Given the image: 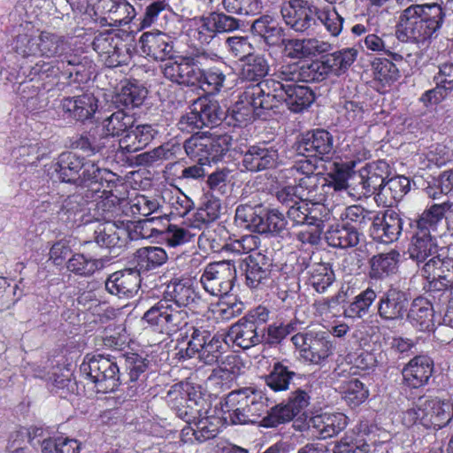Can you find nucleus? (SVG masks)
I'll list each match as a JSON object with an SVG mask.
<instances>
[{
  "label": "nucleus",
  "instance_id": "63",
  "mask_svg": "<svg viewBox=\"0 0 453 453\" xmlns=\"http://www.w3.org/2000/svg\"><path fill=\"white\" fill-rule=\"evenodd\" d=\"M267 415L262 419V426L265 427H275L280 424L292 420L297 413L288 403L279 404L267 411Z\"/></svg>",
  "mask_w": 453,
  "mask_h": 453
},
{
  "label": "nucleus",
  "instance_id": "12",
  "mask_svg": "<svg viewBox=\"0 0 453 453\" xmlns=\"http://www.w3.org/2000/svg\"><path fill=\"white\" fill-rule=\"evenodd\" d=\"M93 49L101 62L109 68L127 64L130 54L121 37L113 31L100 33L93 41Z\"/></svg>",
  "mask_w": 453,
  "mask_h": 453
},
{
  "label": "nucleus",
  "instance_id": "46",
  "mask_svg": "<svg viewBox=\"0 0 453 453\" xmlns=\"http://www.w3.org/2000/svg\"><path fill=\"white\" fill-rule=\"evenodd\" d=\"M357 50L353 48H345L326 55L324 58L331 74L340 76L344 73L354 63Z\"/></svg>",
  "mask_w": 453,
  "mask_h": 453
},
{
  "label": "nucleus",
  "instance_id": "17",
  "mask_svg": "<svg viewBox=\"0 0 453 453\" xmlns=\"http://www.w3.org/2000/svg\"><path fill=\"white\" fill-rule=\"evenodd\" d=\"M297 150L308 157L330 158L334 152V137L326 130L317 129L307 132L297 143Z\"/></svg>",
  "mask_w": 453,
  "mask_h": 453
},
{
  "label": "nucleus",
  "instance_id": "5",
  "mask_svg": "<svg viewBox=\"0 0 453 453\" xmlns=\"http://www.w3.org/2000/svg\"><path fill=\"white\" fill-rule=\"evenodd\" d=\"M303 79L302 68L296 64L282 65L277 72L273 74V77L265 79L256 84L247 86L243 92L239 96V100L236 102L233 109L234 118L240 124L254 120L255 110L253 106L257 105V103L262 100V96H253L252 94L257 88H261V85L267 81H275L280 85H296V82Z\"/></svg>",
  "mask_w": 453,
  "mask_h": 453
},
{
  "label": "nucleus",
  "instance_id": "37",
  "mask_svg": "<svg viewBox=\"0 0 453 453\" xmlns=\"http://www.w3.org/2000/svg\"><path fill=\"white\" fill-rule=\"evenodd\" d=\"M433 307L423 297L412 301L407 314L408 321L420 331L429 329L433 326Z\"/></svg>",
  "mask_w": 453,
  "mask_h": 453
},
{
  "label": "nucleus",
  "instance_id": "19",
  "mask_svg": "<svg viewBox=\"0 0 453 453\" xmlns=\"http://www.w3.org/2000/svg\"><path fill=\"white\" fill-rule=\"evenodd\" d=\"M280 162V155L275 146L263 142L250 146L243 155L242 165L250 172H259L274 168Z\"/></svg>",
  "mask_w": 453,
  "mask_h": 453
},
{
  "label": "nucleus",
  "instance_id": "49",
  "mask_svg": "<svg viewBox=\"0 0 453 453\" xmlns=\"http://www.w3.org/2000/svg\"><path fill=\"white\" fill-rule=\"evenodd\" d=\"M149 366V360L137 353H131L125 357L126 375L121 377L122 383L129 384L142 381L144 372Z\"/></svg>",
  "mask_w": 453,
  "mask_h": 453
},
{
  "label": "nucleus",
  "instance_id": "26",
  "mask_svg": "<svg viewBox=\"0 0 453 453\" xmlns=\"http://www.w3.org/2000/svg\"><path fill=\"white\" fill-rule=\"evenodd\" d=\"M139 43L142 52L156 60L164 63L172 58L173 42L164 33H144L141 36Z\"/></svg>",
  "mask_w": 453,
  "mask_h": 453
},
{
  "label": "nucleus",
  "instance_id": "64",
  "mask_svg": "<svg viewBox=\"0 0 453 453\" xmlns=\"http://www.w3.org/2000/svg\"><path fill=\"white\" fill-rule=\"evenodd\" d=\"M223 340L220 336L212 335L198 352L197 357L205 365L219 362L223 353Z\"/></svg>",
  "mask_w": 453,
  "mask_h": 453
},
{
  "label": "nucleus",
  "instance_id": "27",
  "mask_svg": "<svg viewBox=\"0 0 453 453\" xmlns=\"http://www.w3.org/2000/svg\"><path fill=\"white\" fill-rule=\"evenodd\" d=\"M82 173L78 176L77 186L88 188L85 194L100 193L104 187L110 188L111 180L109 176H112L111 172L100 168L92 161L83 162Z\"/></svg>",
  "mask_w": 453,
  "mask_h": 453
},
{
  "label": "nucleus",
  "instance_id": "47",
  "mask_svg": "<svg viewBox=\"0 0 453 453\" xmlns=\"http://www.w3.org/2000/svg\"><path fill=\"white\" fill-rule=\"evenodd\" d=\"M269 63L261 54H250L244 60L241 69V76L248 81H258L269 72Z\"/></svg>",
  "mask_w": 453,
  "mask_h": 453
},
{
  "label": "nucleus",
  "instance_id": "23",
  "mask_svg": "<svg viewBox=\"0 0 453 453\" xmlns=\"http://www.w3.org/2000/svg\"><path fill=\"white\" fill-rule=\"evenodd\" d=\"M403 230V220L399 214L392 210L387 211L380 219L376 214L371 227V235L383 243L396 241Z\"/></svg>",
  "mask_w": 453,
  "mask_h": 453
},
{
  "label": "nucleus",
  "instance_id": "41",
  "mask_svg": "<svg viewBox=\"0 0 453 453\" xmlns=\"http://www.w3.org/2000/svg\"><path fill=\"white\" fill-rule=\"evenodd\" d=\"M82 165L83 162L80 157L73 152H65L59 156L55 171L62 181L76 184Z\"/></svg>",
  "mask_w": 453,
  "mask_h": 453
},
{
  "label": "nucleus",
  "instance_id": "36",
  "mask_svg": "<svg viewBox=\"0 0 453 453\" xmlns=\"http://www.w3.org/2000/svg\"><path fill=\"white\" fill-rule=\"evenodd\" d=\"M325 237L328 245L346 249L358 243L360 233L355 228H349L346 224H335L326 230Z\"/></svg>",
  "mask_w": 453,
  "mask_h": 453
},
{
  "label": "nucleus",
  "instance_id": "54",
  "mask_svg": "<svg viewBox=\"0 0 453 453\" xmlns=\"http://www.w3.org/2000/svg\"><path fill=\"white\" fill-rule=\"evenodd\" d=\"M310 283L319 293H324L334 280V273L330 265L318 263L311 266Z\"/></svg>",
  "mask_w": 453,
  "mask_h": 453
},
{
  "label": "nucleus",
  "instance_id": "38",
  "mask_svg": "<svg viewBox=\"0 0 453 453\" xmlns=\"http://www.w3.org/2000/svg\"><path fill=\"white\" fill-rule=\"evenodd\" d=\"M333 352V344L325 332H313L303 358L312 364H320Z\"/></svg>",
  "mask_w": 453,
  "mask_h": 453
},
{
  "label": "nucleus",
  "instance_id": "31",
  "mask_svg": "<svg viewBox=\"0 0 453 453\" xmlns=\"http://www.w3.org/2000/svg\"><path fill=\"white\" fill-rule=\"evenodd\" d=\"M62 108L73 119L83 121L94 115L97 109V100L92 94L66 97L62 101Z\"/></svg>",
  "mask_w": 453,
  "mask_h": 453
},
{
  "label": "nucleus",
  "instance_id": "14",
  "mask_svg": "<svg viewBox=\"0 0 453 453\" xmlns=\"http://www.w3.org/2000/svg\"><path fill=\"white\" fill-rule=\"evenodd\" d=\"M70 51L71 46L63 36L46 31L38 35L37 56L55 58V63L61 64L63 68L65 65L78 66L80 58L69 54Z\"/></svg>",
  "mask_w": 453,
  "mask_h": 453
},
{
  "label": "nucleus",
  "instance_id": "1",
  "mask_svg": "<svg viewBox=\"0 0 453 453\" xmlns=\"http://www.w3.org/2000/svg\"><path fill=\"white\" fill-rule=\"evenodd\" d=\"M253 96H262L257 105L253 106L254 119L260 118L265 111L278 107L285 103L288 108L295 113L301 112L309 108L315 100L313 91L304 85H280L275 81H267L261 88H255Z\"/></svg>",
  "mask_w": 453,
  "mask_h": 453
},
{
  "label": "nucleus",
  "instance_id": "60",
  "mask_svg": "<svg viewBox=\"0 0 453 453\" xmlns=\"http://www.w3.org/2000/svg\"><path fill=\"white\" fill-rule=\"evenodd\" d=\"M295 372L280 363L273 365L271 372L266 376L265 382L273 391H284L288 388Z\"/></svg>",
  "mask_w": 453,
  "mask_h": 453
},
{
  "label": "nucleus",
  "instance_id": "8",
  "mask_svg": "<svg viewBox=\"0 0 453 453\" xmlns=\"http://www.w3.org/2000/svg\"><path fill=\"white\" fill-rule=\"evenodd\" d=\"M165 400L185 421L194 420L210 409V402L203 397L200 388L189 384H174L168 390Z\"/></svg>",
  "mask_w": 453,
  "mask_h": 453
},
{
  "label": "nucleus",
  "instance_id": "39",
  "mask_svg": "<svg viewBox=\"0 0 453 453\" xmlns=\"http://www.w3.org/2000/svg\"><path fill=\"white\" fill-rule=\"evenodd\" d=\"M194 104L203 127L218 126L226 117V111L216 100L201 97Z\"/></svg>",
  "mask_w": 453,
  "mask_h": 453
},
{
  "label": "nucleus",
  "instance_id": "35",
  "mask_svg": "<svg viewBox=\"0 0 453 453\" xmlns=\"http://www.w3.org/2000/svg\"><path fill=\"white\" fill-rule=\"evenodd\" d=\"M270 265L264 256L250 255L246 261L245 277L246 284L250 288H258L269 280L271 274Z\"/></svg>",
  "mask_w": 453,
  "mask_h": 453
},
{
  "label": "nucleus",
  "instance_id": "50",
  "mask_svg": "<svg viewBox=\"0 0 453 453\" xmlns=\"http://www.w3.org/2000/svg\"><path fill=\"white\" fill-rule=\"evenodd\" d=\"M134 124L132 114L119 110L104 120V129L107 135L119 136L127 133Z\"/></svg>",
  "mask_w": 453,
  "mask_h": 453
},
{
  "label": "nucleus",
  "instance_id": "10",
  "mask_svg": "<svg viewBox=\"0 0 453 453\" xmlns=\"http://www.w3.org/2000/svg\"><path fill=\"white\" fill-rule=\"evenodd\" d=\"M188 311L176 309L168 299H162L142 316V321L153 331L173 334L188 325Z\"/></svg>",
  "mask_w": 453,
  "mask_h": 453
},
{
  "label": "nucleus",
  "instance_id": "32",
  "mask_svg": "<svg viewBox=\"0 0 453 453\" xmlns=\"http://www.w3.org/2000/svg\"><path fill=\"white\" fill-rule=\"evenodd\" d=\"M154 137V129L150 125H139L130 128L119 140V149L123 152L133 153L146 147Z\"/></svg>",
  "mask_w": 453,
  "mask_h": 453
},
{
  "label": "nucleus",
  "instance_id": "24",
  "mask_svg": "<svg viewBox=\"0 0 453 453\" xmlns=\"http://www.w3.org/2000/svg\"><path fill=\"white\" fill-rule=\"evenodd\" d=\"M386 164L384 162L367 165L360 169L354 189L357 196H369L375 191L380 190L384 186V170Z\"/></svg>",
  "mask_w": 453,
  "mask_h": 453
},
{
  "label": "nucleus",
  "instance_id": "45",
  "mask_svg": "<svg viewBox=\"0 0 453 453\" xmlns=\"http://www.w3.org/2000/svg\"><path fill=\"white\" fill-rule=\"evenodd\" d=\"M376 212L368 211L360 205H351L346 207L341 213V219L349 228L359 230L366 227L370 223L372 224Z\"/></svg>",
  "mask_w": 453,
  "mask_h": 453
},
{
  "label": "nucleus",
  "instance_id": "55",
  "mask_svg": "<svg viewBox=\"0 0 453 453\" xmlns=\"http://www.w3.org/2000/svg\"><path fill=\"white\" fill-rule=\"evenodd\" d=\"M372 67L374 79L383 85H391L400 78L397 66L387 58H375Z\"/></svg>",
  "mask_w": 453,
  "mask_h": 453
},
{
  "label": "nucleus",
  "instance_id": "4",
  "mask_svg": "<svg viewBox=\"0 0 453 453\" xmlns=\"http://www.w3.org/2000/svg\"><path fill=\"white\" fill-rule=\"evenodd\" d=\"M453 417V405L449 400L419 398L412 407L402 414V422L406 426L420 425L426 429L439 430Z\"/></svg>",
  "mask_w": 453,
  "mask_h": 453
},
{
  "label": "nucleus",
  "instance_id": "18",
  "mask_svg": "<svg viewBox=\"0 0 453 453\" xmlns=\"http://www.w3.org/2000/svg\"><path fill=\"white\" fill-rule=\"evenodd\" d=\"M211 412V408L194 418V420L186 421L188 426L181 430V435L185 441H197L199 443L214 438L219 433V424L222 419L215 417Z\"/></svg>",
  "mask_w": 453,
  "mask_h": 453
},
{
  "label": "nucleus",
  "instance_id": "40",
  "mask_svg": "<svg viewBox=\"0 0 453 453\" xmlns=\"http://www.w3.org/2000/svg\"><path fill=\"white\" fill-rule=\"evenodd\" d=\"M227 67L226 65H215L207 69L200 68L199 83L196 85L209 93L216 94L221 91L226 81Z\"/></svg>",
  "mask_w": 453,
  "mask_h": 453
},
{
  "label": "nucleus",
  "instance_id": "30",
  "mask_svg": "<svg viewBox=\"0 0 453 453\" xmlns=\"http://www.w3.org/2000/svg\"><path fill=\"white\" fill-rule=\"evenodd\" d=\"M107 188L105 186L101 188L100 193L85 194L87 201L89 202L90 200L92 203L89 210L94 211L93 216L97 221L111 219V216L120 202L119 197L113 195L111 189Z\"/></svg>",
  "mask_w": 453,
  "mask_h": 453
},
{
  "label": "nucleus",
  "instance_id": "59",
  "mask_svg": "<svg viewBox=\"0 0 453 453\" xmlns=\"http://www.w3.org/2000/svg\"><path fill=\"white\" fill-rule=\"evenodd\" d=\"M371 445L364 434H347L334 446V453H369Z\"/></svg>",
  "mask_w": 453,
  "mask_h": 453
},
{
  "label": "nucleus",
  "instance_id": "42",
  "mask_svg": "<svg viewBox=\"0 0 453 453\" xmlns=\"http://www.w3.org/2000/svg\"><path fill=\"white\" fill-rule=\"evenodd\" d=\"M318 176H303L298 180V184L295 185L296 190L299 195V200L311 203L312 206L319 204L324 200L321 188L325 183H319Z\"/></svg>",
  "mask_w": 453,
  "mask_h": 453
},
{
  "label": "nucleus",
  "instance_id": "13",
  "mask_svg": "<svg viewBox=\"0 0 453 453\" xmlns=\"http://www.w3.org/2000/svg\"><path fill=\"white\" fill-rule=\"evenodd\" d=\"M421 272L431 290L446 289L453 284V257L441 247V251L424 263Z\"/></svg>",
  "mask_w": 453,
  "mask_h": 453
},
{
  "label": "nucleus",
  "instance_id": "52",
  "mask_svg": "<svg viewBox=\"0 0 453 453\" xmlns=\"http://www.w3.org/2000/svg\"><path fill=\"white\" fill-rule=\"evenodd\" d=\"M158 218H150L143 220H125V226L128 230V240L149 239L161 235V230L154 226Z\"/></svg>",
  "mask_w": 453,
  "mask_h": 453
},
{
  "label": "nucleus",
  "instance_id": "20",
  "mask_svg": "<svg viewBox=\"0 0 453 453\" xmlns=\"http://www.w3.org/2000/svg\"><path fill=\"white\" fill-rule=\"evenodd\" d=\"M141 286V275L134 268H127L111 273L105 281V289L119 298L134 296Z\"/></svg>",
  "mask_w": 453,
  "mask_h": 453
},
{
  "label": "nucleus",
  "instance_id": "28",
  "mask_svg": "<svg viewBox=\"0 0 453 453\" xmlns=\"http://www.w3.org/2000/svg\"><path fill=\"white\" fill-rule=\"evenodd\" d=\"M433 365L427 356L413 357L403 370L404 382L413 388L424 386L432 375Z\"/></svg>",
  "mask_w": 453,
  "mask_h": 453
},
{
  "label": "nucleus",
  "instance_id": "16",
  "mask_svg": "<svg viewBox=\"0 0 453 453\" xmlns=\"http://www.w3.org/2000/svg\"><path fill=\"white\" fill-rule=\"evenodd\" d=\"M287 26L296 32H305L316 24L317 8L306 0H289L280 10Z\"/></svg>",
  "mask_w": 453,
  "mask_h": 453
},
{
  "label": "nucleus",
  "instance_id": "56",
  "mask_svg": "<svg viewBox=\"0 0 453 453\" xmlns=\"http://www.w3.org/2000/svg\"><path fill=\"white\" fill-rule=\"evenodd\" d=\"M340 391L346 403L352 407L358 406L368 397V390L356 378L343 381L340 387Z\"/></svg>",
  "mask_w": 453,
  "mask_h": 453
},
{
  "label": "nucleus",
  "instance_id": "58",
  "mask_svg": "<svg viewBox=\"0 0 453 453\" xmlns=\"http://www.w3.org/2000/svg\"><path fill=\"white\" fill-rule=\"evenodd\" d=\"M102 267V260L87 257L83 254H75L67 262V269L81 276H90Z\"/></svg>",
  "mask_w": 453,
  "mask_h": 453
},
{
  "label": "nucleus",
  "instance_id": "6",
  "mask_svg": "<svg viewBox=\"0 0 453 453\" xmlns=\"http://www.w3.org/2000/svg\"><path fill=\"white\" fill-rule=\"evenodd\" d=\"M232 137L226 133L202 132L196 133L184 143L186 154L200 165L210 161H218L232 144Z\"/></svg>",
  "mask_w": 453,
  "mask_h": 453
},
{
  "label": "nucleus",
  "instance_id": "22",
  "mask_svg": "<svg viewBox=\"0 0 453 453\" xmlns=\"http://www.w3.org/2000/svg\"><path fill=\"white\" fill-rule=\"evenodd\" d=\"M405 292L391 288L381 296L377 303L378 314L384 320L403 319L408 307Z\"/></svg>",
  "mask_w": 453,
  "mask_h": 453
},
{
  "label": "nucleus",
  "instance_id": "43",
  "mask_svg": "<svg viewBox=\"0 0 453 453\" xmlns=\"http://www.w3.org/2000/svg\"><path fill=\"white\" fill-rule=\"evenodd\" d=\"M400 254L395 250L374 256L371 260L370 275L382 279L396 273Z\"/></svg>",
  "mask_w": 453,
  "mask_h": 453
},
{
  "label": "nucleus",
  "instance_id": "11",
  "mask_svg": "<svg viewBox=\"0 0 453 453\" xmlns=\"http://www.w3.org/2000/svg\"><path fill=\"white\" fill-rule=\"evenodd\" d=\"M236 268L233 260H222L208 264L201 275L200 282L211 296H226L234 286Z\"/></svg>",
  "mask_w": 453,
  "mask_h": 453
},
{
  "label": "nucleus",
  "instance_id": "53",
  "mask_svg": "<svg viewBox=\"0 0 453 453\" xmlns=\"http://www.w3.org/2000/svg\"><path fill=\"white\" fill-rule=\"evenodd\" d=\"M262 207H253L249 204H241L235 211V221L241 227L258 233V226L262 222Z\"/></svg>",
  "mask_w": 453,
  "mask_h": 453
},
{
  "label": "nucleus",
  "instance_id": "21",
  "mask_svg": "<svg viewBox=\"0 0 453 453\" xmlns=\"http://www.w3.org/2000/svg\"><path fill=\"white\" fill-rule=\"evenodd\" d=\"M95 242L101 247L121 248L128 241L125 220L106 219L99 222L94 230Z\"/></svg>",
  "mask_w": 453,
  "mask_h": 453
},
{
  "label": "nucleus",
  "instance_id": "48",
  "mask_svg": "<svg viewBox=\"0 0 453 453\" xmlns=\"http://www.w3.org/2000/svg\"><path fill=\"white\" fill-rule=\"evenodd\" d=\"M252 31L263 37L269 45H274L281 37L282 29L277 20L269 15H264L252 24Z\"/></svg>",
  "mask_w": 453,
  "mask_h": 453
},
{
  "label": "nucleus",
  "instance_id": "29",
  "mask_svg": "<svg viewBox=\"0 0 453 453\" xmlns=\"http://www.w3.org/2000/svg\"><path fill=\"white\" fill-rule=\"evenodd\" d=\"M347 426V417L342 413H322L309 420V427L321 439L338 434Z\"/></svg>",
  "mask_w": 453,
  "mask_h": 453
},
{
  "label": "nucleus",
  "instance_id": "57",
  "mask_svg": "<svg viewBox=\"0 0 453 453\" xmlns=\"http://www.w3.org/2000/svg\"><path fill=\"white\" fill-rule=\"evenodd\" d=\"M147 96V90L136 84L126 82L115 96V102L126 107H136L142 104Z\"/></svg>",
  "mask_w": 453,
  "mask_h": 453
},
{
  "label": "nucleus",
  "instance_id": "9",
  "mask_svg": "<svg viewBox=\"0 0 453 453\" xmlns=\"http://www.w3.org/2000/svg\"><path fill=\"white\" fill-rule=\"evenodd\" d=\"M81 371L95 383L98 392H113L122 383L117 363L103 355L86 356Z\"/></svg>",
  "mask_w": 453,
  "mask_h": 453
},
{
  "label": "nucleus",
  "instance_id": "62",
  "mask_svg": "<svg viewBox=\"0 0 453 453\" xmlns=\"http://www.w3.org/2000/svg\"><path fill=\"white\" fill-rule=\"evenodd\" d=\"M316 16L333 36L340 35L342 30L343 19L334 7L326 6L317 9Z\"/></svg>",
  "mask_w": 453,
  "mask_h": 453
},
{
  "label": "nucleus",
  "instance_id": "15",
  "mask_svg": "<svg viewBox=\"0 0 453 453\" xmlns=\"http://www.w3.org/2000/svg\"><path fill=\"white\" fill-rule=\"evenodd\" d=\"M164 77L185 87H195L199 83L200 67L189 57L169 58L161 65Z\"/></svg>",
  "mask_w": 453,
  "mask_h": 453
},
{
  "label": "nucleus",
  "instance_id": "34",
  "mask_svg": "<svg viewBox=\"0 0 453 453\" xmlns=\"http://www.w3.org/2000/svg\"><path fill=\"white\" fill-rule=\"evenodd\" d=\"M168 255L166 251L157 246H148L138 249L134 254L135 270L149 272L157 269L166 263Z\"/></svg>",
  "mask_w": 453,
  "mask_h": 453
},
{
  "label": "nucleus",
  "instance_id": "25",
  "mask_svg": "<svg viewBox=\"0 0 453 453\" xmlns=\"http://www.w3.org/2000/svg\"><path fill=\"white\" fill-rule=\"evenodd\" d=\"M165 298L170 301L176 309L194 311L201 302L194 288L188 281L174 280L166 286Z\"/></svg>",
  "mask_w": 453,
  "mask_h": 453
},
{
  "label": "nucleus",
  "instance_id": "3",
  "mask_svg": "<svg viewBox=\"0 0 453 453\" xmlns=\"http://www.w3.org/2000/svg\"><path fill=\"white\" fill-rule=\"evenodd\" d=\"M219 411L226 424L256 423L267 413L266 399L261 392L246 388L229 393L220 403Z\"/></svg>",
  "mask_w": 453,
  "mask_h": 453
},
{
  "label": "nucleus",
  "instance_id": "2",
  "mask_svg": "<svg viewBox=\"0 0 453 453\" xmlns=\"http://www.w3.org/2000/svg\"><path fill=\"white\" fill-rule=\"evenodd\" d=\"M443 18L442 9L437 4L411 5L400 15L397 38L402 42H425L441 27Z\"/></svg>",
  "mask_w": 453,
  "mask_h": 453
},
{
  "label": "nucleus",
  "instance_id": "7",
  "mask_svg": "<svg viewBox=\"0 0 453 453\" xmlns=\"http://www.w3.org/2000/svg\"><path fill=\"white\" fill-rule=\"evenodd\" d=\"M269 319L266 308L258 306L232 325L226 334L231 342L242 349H250L264 341L265 326Z\"/></svg>",
  "mask_w": 453,
  "mask_h": 453
},
{
  "label": "nucleus",
  "instance_id": "51",
  "mask_svg": "<svg viewBox=\"0 0 453 453\" xmlns=\"http://www.w3.org/2000/svg\"><path fill=\"white\" fill-rule=\"evenodd\" d=\"M377 297L376 292L371 288L360 292L356 296L349 305L345 309V317L355 319H361L369 312V309Z\"/></svg>",
  "mask_w": 453,
  "mask_h": 453
},
{
  "label": "nucleus",
  "instance_id": "44",
  "mask_svg": "<svg viewBox=\"0 0 453 453\" xmlns=\"http://www.w3.org/2000/svg\"><path fill=\"white\" fill-rule=\"evenodd\" d=\"M443 219H445L444 202L434 203L425 210L417 220V231L430 234L437 233Z\"/></svg>",
  "mask_w": 453,
  "mask_h": 453
},
{
  "label": "nucleus",
  "instance_id": "33",
  "mask_svg": "<svg viewBox=\"0 0 453 453\" xmlns=\"http://www.w3.org/2000/svg\"><path fill=\"white\" fill-rule=\"evenodd\" d=\"M441 251L433 234L417 231L409 248L410 257L417 263H426L430 257Z\"/></svg>",
  "mask_w": 453,
  "mask_h": 453
},
{
  "label": "nucleus",
  "instance_id": "61",
  "mask_svg": "<svg viewBox=\"0 0 453 453\" xmlns=\"http://www.w3.org/2000/svg\"><path fill=\"white\" fill-rule=\"evenodd\" d=\"M310 203L299 200V202L293 203L291 207L287 210L288 219L293 222V225L303 226L309 223V221H315L319 219L317 215H314V206H309Z\"/></svg>",
  "mask_w": 453,
  "mask_h": 453
}]
</instances>
